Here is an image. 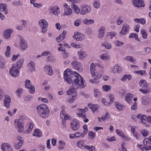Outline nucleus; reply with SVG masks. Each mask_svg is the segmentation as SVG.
Returning <instances> with one entry per match:
<instances>
[{
  "label": "nucleus",
  "instance_id": "f03ea898",
  "mask_svg": "<svg viewBox=\"0 0 151 151\" xmlns=\"http://www.w3.org/2000/svg\"><path fill=\"white\" fill-rule=\"evenodd\" d=\"M37 109L38 114L42 118H45L48 117L50 111L45 104H40L37 106Z\"/></svg>",
  "mask_w": 151,
  "mask_h": 151
},
{
  "label": "nucleus",
  "instance_id": "473e14b6",
  "mask_svg": "<svg viewBox=\"0 0 151 151\" xmlns=\"http://www.w3.org/2000/svg\"><path fill=\"white\" fill-rule=\"evenodd\" d=\"M72 7L76 13L78 14L80 12L81 13V9L79 8L77 6L73 4L72 6Z\"/></svg>",
  "mask_w": 151,
  "mask_h": 151
},
{
  "label": "nucleus",
  "instance_id": "423d86ee",
  "mask_svg": "<svg viewBox=\"0 0 151 151\" xmlns=\"http://www.w3.org/2000/svg\"><path fill=\"white\" fill-rule=\"evenodd\" d=\"M18 69L16 67L15 65H13L10 69L9 71L10 74L14 77H17L19 73Z\"/></svg>",
  "mask_w": 151,
  "mask_h": 151
},
{
  "label": "nucleus",
  "instance_id": "a211bd4d",
  "mask_svg": "<svg viewBox=\"0 0 151 151\" xmlns=\"http://www.w3.org/2000/svg\"><path fill=\"white\" fill-rule=\"evenodd\" d=\"M67 33V32L65 30H63L62 33L56 39V40L58 42H59L63 40L65 37V35Z\"/></svg>",
  "mask_w": 151,
  "mask_h": 151
},
{
  "label": "nucleus",
  "instance_id": "864d4df0",
  "mask_svg": "<svg viewBox=\"0 0 151 151\" xmlns=\"http://www.w3.org/2000/svg\"><path fill=\"white\" fill-rule=\"evenodd\" d=\"M141 33L142 34L143 38L145 39H146L147 37V34L145 30L144 29H142L141 31Z\"/></svg>",
  "mask_w": 151,
  "mask_h": 151
},
{
  "label": "nucleus",
  "instance_id": "4be33fe9",
  "mask_svg": "<svg viewBox=\"0 0 151 151\" xmlns=\"http://www.w3.org/2000/svg\"><path fill=\"white\" fill-rule=\"evenodd\" d=\"M51 9L52 13L55 15H58L60 13V8L57 6L51 7Z\"/></svg>",
  "mask_w": 151,
  "mask_h": 151
},
{
  "label": "nucleus",
  "instance_id": "72a5a7b5",
  "mask_svg": "<svg viewBox=\"0 0 151 151\" xmlns=\"http://www.w3.org/2000/svg\"><path fill=\"white\" fill-rule=\"evenodd\" d=\"M7 5L5 4H0V11L4 12L7 9Z\"/></svg>",
  "mask_w": 151,
  "mask_h": 151
},
{
  "label": "nucleus",
  "instance_id": "6ab92c4d",
  "mask_svg": "<svg viewBox=\"0 0 151 151\" xmlns=\"http://www.w3.org/2000/svg\"><path fill=\"white\" fill-rule=\"evenodd\" d=\"M20 46L22 48L25 50L27 48V42L23 39L21 38L20 40Z\"/></svg>",
  "mask_w": 151,
  "mask_h": 151
},
{
  "label": "nucleus",
  "instance_id": "5701e85b",
  "mask_svg": "<svg viewBox=\"0 0 151 151\" xmlns=\"http://www.w3.org/2000/svg\"><path fill=\"white\" fill-rule=\"evenodd\" d=\"M12 32L13 30L12 29H8L6 30L4 32V37L6 39H9Z\"/></svg>",
  "mask_w": 151,
  "mask_h": 151
},
{
  "label": "nucleus",
  "instance_id": "f8f14e48",
  "mask_svg": "<svg viewBox=\"0 0 151 151\" xmlns=\"http://www.w3.org/2000/svg\"><path fill=\"white\" fill-rule=\"evenodd\" d=\"M142 104L144 105H147L150 103L151 99L148 96H143L142 98Z\"/></svg>",
  "mask_w": 151,
  "mask_h": 151
},
{
  "label": "nucleus",
  "instance_id": "09e8293b",
  "mask_svg": "<svg viewBox=\"0 0 151 151\" xmlns=\"http://www.w3.org/2000/svg\"><path fill=\"white\" fill-rule=\"evenodd\" d=\"M23 92V89L22 88L18 89L16 91V94L17 96L20 97L21 96V94Z\"/></svg>",
  "mask_w": 151,
  "mask_h": 151
},
{
  "label": "nucleus",
  "instance_id": "79ce46f5",
  "mask_svg": "<svg viewBox=\"0 0 151 151\" xmlns=\"http://www.w3.org/2000/svg\"><path fill=\"white\" fill-rule=\"evenodd\" d=\"M111 116L108 112L106 113L105 115L101 118V119L104 121L106 119H108L110 118Z\"/></svg>",
  "mask_w": 151,
  "mask_h": 151
},
{
  "label": "nucleus",
  "instance_id": "c9c22d12",
  "mask_svg": "<svg viewBox=\"0 0 151 151\" xmlns=\"http://www.w3.org/2000/svg\"><path fill=\"white\" fill-rule=\"evenodd\" d=\"M102 45L107 49H109L111 47V44L110 43L107 42H104V43H102Z\"/></svg>",
  "mask_w": 151,
  "mask_h": 151
},
{
  "label": "nucleus",
  "instance_id": "a18cd8bd",
  "mask_svg": "<svg viewBox=\"0 0 151 151\" xmlns=\"http://www.w3.org/2000/svg\"><path fill=\"white\" fill-rule=\"evenodd\" d=\"M77 95L73 96L71 98L67 100V102L68 103H71L73 102L76 98Z\"/></svg>",
  "mask_w": 151,
  "mask_h": 151
},
{
  "label": "nucleus",
  "instance_id": "20e7f679",
  "mask_svg": "<svg viewBox=\"0 0 151 151\" xmlns=\"http://www.w3.org/2000/svg\"><path fill=\"white\" fill-rule=\"evenodd\" d=\"M81 14L84 15L90 12L91 7L89 5L84 4L80 6Z\"/></svg>",
  "mask_w": 151,
  "mask_h": 151
},
{
  "label": "nucleus",
  "instance_id": "4468645a",
  "mask_svg": "<svg viewBox=\"0 0 151 151\" xmlns=\"http://www.w3.org/2000/svg\"><path fill=\"white\" fill-rule=\"evenodd\" d=\"M116 133L118 135L121 137L123 139L126 141H127L129 140V139L128 138V137L125 136V135L124 134L123 132L122 131L118 129H116Z\"/></svg>",
  "mask_w": 151,
  "mask_h": 151
},
{
  "label": "nucleus",
  "instance_id": "39448f33",
  "mask_svg": "<svg viewBox=\"0 0 151 151\" xmlns=\"http://www.w3.org/2000/svg\"><path fill=\"white\" fill-rule=\"evenodd\" d=\"M80 126L78 121L76 119H73L70 123V127L74 131H76Z\"/></svg>",
  "mask_w": 151,
  "mask_h": 151
},
{
  "label": "nucleus",
  "instance_id": "6e6552de",
  "mask_svg": "<svg viewBox=\"0 0 151 151\" xmlns=\"http://www.w3.org/2000/svg\"><path fill=\"white\" fill-rule=\"evenodd\" d=\"M3 151H12L13 149L10 145L8 143H2L1 146Z\"/></svg>",
  "mask_w": 151,
  "mask_h": 151
},
{
  "label": "nucleus",
  "instance_id": "69168bd1",
  "mask_svg": "<svg viewBox=\"0 0 151 151\" xmlns=\"http://www.w3.org/2000/svg\"><path fill=\"white\" fill-rule=\"evenodd\" d=\"M145 70H140L138 71H135V72L138 74H140L142 75L145 73Z\"/></svg>",
  "mask_w": 151,
  "mask_h": 151
},
{
  "label": "nucleus",
  "instance_id": "bb28decb",
  "mask_svg": "<svg viewBox=\"0 0 151 151\" xmlns=\"http://www.w3.org/2000/svg\"><path fill=\"white\" fill-rule=\"evenodd\" d=\"M78 55L79 58L80 60L83 59L86 56V53L82 50H81L78 52Z\"/></svg>",
  "mask_w": 151,
  "mask_h": 151
},
{
  "label": "nucleus",
  "instance_id": "4c0bfd02",
  "mask_svg": "<svg viewBox=\"0 0 151 151\" xmlns=\"http://www.w3.org/2000/svg\"><path fill=\"white\" fill-rule=\"evenodd\" d=\"M115 105L117 109L119 111L122 110L123 109V106L117 102L115 103Z\"/></svg>",
  "mask_w": 151,
  "mask_h": 151
},
{
  "label": "nucleus",
  "instance_id": "680f3d73",
  "mask_svg": "<svg viewBox=\"0 0 151 151\" xmlns=\"http://www.w3.org/2000/svg\"><path fill=\"white\" fill-rule=\"evenodd\" d=\"M114 42L115 44H116V46H120L123 44V43L117 40H115Z\"/></svg>",
  "mask_w": 151,
  "mask_h": 151
},
{
  "label": "nucleus",
  "instance_id": "58836bf2",
  "mask_svg": "<svg viewBox=\"0 0 151 151\" xmlns=\"http://www.w3.org/2000/svg\"><path fill=\"white\" fill-rule=\"evenodd\" d=\"M94 22V21L93 19H85L84 20L83 23L84 24L88 25L90 24H92Z\"/></svg>",
  "mask_w": 151,
  "mask_h": 151
},
{
  "label": "nucleus",
  "instance_id": "9d476101",
  "mask_svg": "<svg viewBox=\"0 0 151 151\" xmlns=\"http://www.w3.org/2000/svg\"><path fill=\"white\" fill-rule=\"evenodd\" d=\"M137 117L138 119H140L142 123L144 124H146L147 121V116L142 114H139L137 116Z\"/></svg>",
  "mask_w": 151,
  "mask_h": 151
},
{
  "label": "nucleus",
  "instance_id": "b1692460",
  "mask_svg": "<svg viewBox=\"0 0 151 151\" xmlns=\"http://www.w3.org/2000/svg\"><path fill=\"white\" fill-rule=\"evenodd\" d=\"M45 70L46 73L50 76L53 74L51 67L49 65H46L45 66Z\"/></svg>",
  "mask_w": 151,
  "mask_h": 151
},
{
  "label": "nucleus",
  "instance_id": "6e6d98bb",
  "mask_svg": "<svg viewBox=\"0 0 151 151\" xmlns=\"http://www.w3.org/2000/svg\"><path fill=\"white\" fill-rule=\"evenodd\" d=\"M81 23V19H78L76 20L74 22V25L76 26H78Z\"/></svg>",
  "mask_w": 151,
  "mask_h": 151
},
{
  "label": "nucleus",
  "instance_id": "2f4dec72",
  "mask_svg": "<svg viewBox=\"0 0 151 151\" xmlns=\"http://www.w3.org/2000/svg\"><path fill=\"white\" fill-rule=\"evenodd\" d=\"M65 14L66 15H69L72 13L71 9L68 6L64 9Z\"/></svg>",
  "mask_w": 151,
  "mask_h": 151
},
{
  "label": "nucleus",
  "instance_id": "13d9d810",
  "mask_svg": "<svg viewBox=\"0 0 151 151\" xmlns=\"http://www.w3.org/2000/svg\"><path fill=\"white\" fill-rule=\"evenodd\" d=\"M119 93L121 97H123L125 94V91L123 89L120 90L119 91Z\"/></svg>",
  "mask_w": 151,
  "mask_h": 151
},
{
  "label": "nucleus",
  "instance_id": "aec40b11",
  "mask_svg": "<svg viewBox=\"0 0 151 151\" xmlns=\"http://www.w3.org/2000/svg\"><path fill=\"white\" fill-rule=\"evenodd\" d=\"M18 137L19 138H18L17 139L19 140V142L14 145L15 148L17 149H19L22 146L24 143L23 139H22V138L19 137Z\"/></svg>",
  "mask_w": 151,
  "mask_h": 151
},
{
  "label": "nucleus",
  "instance_id": "8fccbe9b",
  "mask_svg": "<svg viewBox=\"0 0 151 151\" xmlns=\"http://www.w3.org/2000/svg\"><path fill=\"white\" fill-rule=\"evenodd\" d=\"M18 128L23 127V122L22 119H19L17 122Z\"/></svg>",
  "mask_w": 151,
  "mask_h": 151
},
{
  "label": "nucleus",
  "instance_id": "c756f323",
  "mask_svg": "<svg viewBox=\"0 0 151 151\" xmlns=\"http://www.w3.org/2000/svg\"><path fill=\"white\" fill-rule=\"evenodd\" d=\"M122 70V68L121 67H119V65H116L113 69L112 70V72L114 73H115L116 72L117 73H120Z\"/></svg>",
  "mask_w": 151,
  "mask_h": 151
},
{
  "label": "nucleus",
  "instance_id": "a878e982",
  "mask_svg": "<svg viewBox=\"0 0 151 151\" xmlns=\"http://www.w3.org/2000/svg\"><path fill=\"white\" fill-rule=\"evenodd\" d=\"M33 135L37 137H41L42 136V132L40 129H36L33 134Z\"/></svg>",
  "mask_w": 151,
  "mask_h": 151
},
{
  "label": "nucleus",
  "instance_id": "c85d7f7f",
  "mask_svg": "<svg viewBox=\"0 0 151 151\" xmlns=\"http://www.w3.org/2000/svg\"><path fill=\"white\" fill-rule=\"evenodd\" d=\"M123 59L125 60L134 63L136 62V60L134 59L132 56H127L123 58Z\"/></svg>",
  "mask_w": 151,
  "mask_h": 151
},
{
  "label": "nucleus",
  "instance_id": "0eeeda50",
  "mask_svg": "<svg viewBox=\"0 0 151 151\" xmlns=\"http://www.w3.org/2000/svg\"><path fill=\"white\" fill-rule=\"evenodd\" d=\"M73 37L76 41H81L84 39L85 36L82 34L80 32H76L73 36Z\"/></svg>",
  "mask_w": 151,
  "mask_h": 151
},
{
  "label": "nucleus",
  "instance_id": "4d7b16f0",
  "mask_svg": "<svg viewBox=\"0 0 151 151\" xmlns=\"http://www.w3.org/2000/svg\"><path fill=\"white\" fill-rule=\"evenodd\" d=\"M12 4L15 6H18L22 5V4L20 1H15L12 3Z\"/></svg>",
  "mask_w": 151,
  "mask_h": 151
},
{
  "label": "nucleus",
  "instance_id": "3c124183",
  "mask_svg": "<svg viewBox=\"0 0 151 151\" xmlns=\"http://www.w3.org/2000/svg\"><path fill=\"white\" fill-rule=\"evenodd\" d=\"M102 88L104 90L106 91H107L111 90V87L109 85H104L103 86Z\"/></svg>",
  "mask_w": 151,
  "mask_h": 151
},
{
  "label": "nucleus",
  "instance_id": "603ef678",
  "mask_svg": "<svg viewBox=\"0 0 151 151\" xmlns=\"http://www.w3.org/2000/svg\"><path fill=\"white\" fill-rule=\"evenodd\" d=\"M10 47L9 46H8L7 47L6 50L5 52V55L7 57H9L10 55Z\"/></svg>",
  "mask_w": 151,
  "mask_h": 151
},
{
  "label": "nucleus",
  "instance_id": "f3484780",
  "mask_svg": "<svg viewBox=\"0 0 151 151\" xmlns=\"http://www.w3.org/2000/svg\"><path fill=\"white\" fill-rule=\"evenodd\" d=\"M60 115V118L64 120H67L69 119L70 117V116L65 113V110L64 109H63L61 112Z\"/></svg>",
  "mask_w": 151,
  "mask_h": 151
},
{
  "label": "nucleus",
  "instance_id": "bf43d9fd",
  "mask_svg": "<svg viewBox=\"0 0 151 151\" xmlns=\"http://www.w3.org/2000/svg\"><path fill=\"white\" fill-rule=\"evenodd\" d=\"M30 81L29 80L27 79L25 81L26 83L25 84V87L27 88H29L31 86L30 85Z\"/></svg>",
  "mask_w": 151,
  "mask_h": 151
},
{
  "label": "nucleus",
  "instance_id": "338daca9",
  "mask_svg": "<svg viewBox=\"0 0 151 151\" xmlns=\"http://www.w3.org/2000/svg\"><path fill=\"white\" fill-rule=\"evenodd\" d=\"M141 132L143 136L144 137L146 136L148 133V132L145 130H142Z\"/></svg>",
  "mask_w": 151,
  "mask_h": 151
},
{
  "label": "nucleus",
  "instance_id": "7c9ffc66",
  "mask_svg": "<svg viewBox=\"0 0 151 151\" xmlns=\"http://www.w3.org/2000/svg\"><path fill=\"white\" fill-rule=\"evenodd\" d=\"M93 7L96 9H99L100 6V2L98 0H94L93 3Z\"/></svg>",
  "mask_w": 151,
  "mask_h": 151
},
{
  "label": "nucleus",
  "instance_id": "393cba45",
  "mask_svg": "<svg viewBox=\"0 0 151 151\" xmlns=\"http://www.w3.org/2000/svg\"><path fill=\"white\" fill-rule=\"evenodd\" d=\"M133 95L130 93H127L126 94L125 99L128 103H130V102L132 100Z\"/></svg>",
  "mask_w": 151,
  "mask_h": 151
},
{
  "label": "nucleus",
  "instance_id": "5fc2aeb1",
  "mask_svg": "<svg viewBox=\"0 0 151 151\" xmlns=\"http://www.w3.org/2000/svg\"><path fill=\"white\" fill-rule=\"evenodd\" d=\"M47 61L54 62L55 61V59L53 56H48L47 58Z\"/></svg>",
  "mask_w": 151,
  "mask_h": 151
},
{
  "label": "nucleus",
  "instance_id": "9b49d317",
  "mask_svg": "<svg viewBox=\"0 0 151 151\" xmlns=\"http://www.w3.org/2000/svg\"><path fill=\"white\" fill-rule=\"evenodd\" d=\"M11 98L8 95H6L4 100V106L7 108L9 107L10 104L11 102Z\"/></svg>",
  "mask_w": 151,
  "mask_h": 151
},
{
  "label": "nucleus",
  "instance_id": "a19ab883",
  "mask_svg": "<svg viewBox=\"0 0 151 151\" xmlns=\"http://www.w3.org/2000/svg\"><path fill=\"white\" fill-rule=\"evenodd\" d=\"M116 35L114 32H109L107 33L106 36L107 37H109L110 39L112 38Z\"/></svg>",
  "mask_w": 151,
  "mask_h": 151
},
{
  "label": "nucleus",
  "instance_id": "774afa93",
  "mask_svg": "<svg viewBox=\"0 0 151 151\" xmlns=\"http://www.w3.org/2000/svg\"><path fill=\"white\" fill-rule=\"evenodd\" d=\"M71 46L75 48H79L81 47V45L80 44H75L74 43H72Z\"/></svg>",
  "mask_w": 151,
  "mask_h": 151
},
{
  "label": "nucleus",
  "instance_id": "f704fd0d",
  "mask_svg": "<svg viewBox=\"0 0 151 151\" xmlns=\"http://www.w3.org/2000/svg\"><path fill=\"white\" fill-rule=\"evenodd\" d=\"M24 60L23 59H22L19 60L17 63L16 65H15L16 67H17L18 68L21 67L23 64Z\"/></svg>",
  "mask_w": 151,
  "mask_h": 151
},
{
  "label": "nucleus",
  "instance_id": "ddd939ff",
  "mask_svg": "<svg viewBox=\"0 0 151 151\" xmlns=\"http://www.w3.org/2000/svg\"><path fill=\"white\" fill-rule=\"evenodd\" d=\"M105 28L104 27L101 26L99 29L98 30V37L99 38L103 37L105 34Z\"/></svg>",
  "mask_w": 151,
  "mask_h": 151
},
{
  "label": "nucleus",
  "instance_id": "052dcab7",
  "mask_svg": "<svg viewBox=\"0 0 151 151\" xmlns=\"http://www.w3.org/2000/svg\"><path fill=\"white\" fill-rule=\"evenodd\" d=\"M109 98L110 100V102H109V104H110L111 103H113L114 101V96L113 95L110 94L109 96Z\"/></svg>",
  "mask_w": 151,
  "mask_h": 151
},
{
  "label": "nucleus",
  "instance_id": "49530a36",
  "mask_svg": "<svg viewBox=\"0 0 151 151\" xmlns=\"http://www.w3.org/2000/svg\"><path fill=\"white\" fill-rule=\"evenodd\" d=\"M94 95L95 97H99L101 95V93L97 89H95L93 90Z\"/></svg>",
  "mask_w": 151,
  "mask_h": 151
},
{
  "label": "nucleus",
  "instance_id": "cd10ccee",
  "mask_svg": "<svg viewBox=\"0 0 151 151\" xmlns=\"http://www.w3.org/2000/svg\"><path fill=\"white\" fill-rule=\"evenodd\" d=\"M96 65L93 63H91L90 65V72L92 76H95V71L96 70Z\"/></svg>",
  "mask_w": 151,
  "mask_h": 151
},
{
  "label": "nucleus",
  "instance_id": "f257e3e1",
  "mask_svg": "<svg viewBox=\"0 0 151 151\" xmlns=\"http://www.w3.org/2000/svg\"><path fill=\"white\" fill-rule=\"evenodd\" d=\"M64 78L68 83L73 82V85L67 91V94L70 95L72 94L79 88H83L86 83L83 78L78 73L75 71L67 69L64 73Z\"/></svg>",
  "mask_w": 151,
  "mask_h": 151
},
{
  "label": "nucleus",
  "instance_id": "ea45409f",
  "mask_svg": "<svg viewBox=\"0 0 151 151\" xmlns=\"http://www.w3.org/2000/svg\"><path fill=\"white\" fill-rule=\"evenodd\" d=\"M132 76L131 75H125L123 76L122 78L121 79V80L122 81H124L127 78L129 80H130L131 79Z\"/></svg>",
  "mask_w": 151,
  "mask_h": 151
},
{
  "label": "nucleus",
  "instance_id": "1a4fd4ad",
  "mask_svg": "<svg viewBox=\"0 0 151 151\" xmlns=\"http://www.w3.org/2000/svg\"><path fill=\"white\" fill-rule=\"evenodd\" d=\"M132 4L134 6L137 7H143L145 6L144 3L142 0H134Z\"/></svg>",
  "mask_w": 151,
  "mask_h": 151
},
{
  "label": "nucleus",
  "instance_id": "2eb2a0df",
  "mask_svg": "<svg viewBox=\"0 0 151 151\" xmlns=\"http://www.w3.org/2000/svg\"><path fill=\"white\" fill-rule=\"evenodd\" d=\"M129 25L127 24H124L122 30L120 32V34L122 35H125L129 31Z\"/></svg>",
  "mask_w": 151,
  "mask_h": 151
},
{
  "label": "nucleus",
  "instance_id": "c03bdc74",
  "mask_svg": "<svg viewBox=\"0 0 151 151\" xmlns=\"http://www.w3.org/2000/svg\"><path fill=\"white\" fill-rule=\"evenodd\" d=\"M85 142L83 140H80L77 143L78 147L80 148L82 147L85 145Z\"/></svg>",
  "mask_w": 151,
  "mask_h": 151
},
{
  "label": "nucleus",
  "instance_id": "dca6fc26",
  "mask_svg": "<svg viewBox=\"0 0 151 151\" xmlns=\"http://www.w3.org/2000/svg\"><path fill=\"white\" fill-rule=\"evenodd\" d=\"M38 24L41 27H47L48 23L46 20L41 19L39 21Z\"/></svg>",
  "mask_w": 151,
  "mask_h": 151
},
{
  "label": "nucleus",
  "instance_id": "e433bc0d",
  "mask_svg": "<svg viewBox=\"0 0 151 151\" xmlns=\"http://www.w3.org/2000/svg\"><path fill=\"white\" fill-rule=\"evenodd\" d=\"M134 21L136 22H138L143 24H145L146 22L145 20L143 18H141L140 19H134Z\"/></svg>",
  "mask_w": 151,
  "mask_h": 151
},
{
  "label": "nucleus",
  "instance_id": "e2e57ef3",
  "mask_svg": "<svg viewBox=\"0 0 151 151\" xmlns=\"http://www.w3.org/2000/svg\"><path fill=\"white\" fill-rule=\"evenodd\" d=\"M88 135L90 136L92 139L95 137V134L92 132H88Z\"/></svg>",
  "mask_w": 151,
  "mask_h": 151
},
{
  "label": "nucleus",
  "instance_id": "0e129e2a",
  "mask_svg": "<svg viewBox=\"0 0 151 151\" xmlns=\"http://www.w3.org/2000/svg\"><path fill=\"white\" fill-rule=\"evenodd\" d=\"M29 92L31 93H33L35 91V88L34 86H31L29 88Z\"/></svg>",
  "mask_w": 151,
  "mask_h": 151
},
{
  "label": "nucleus",
  "instance_id": "de8ad7c7",
  "mask_svg": "<svg viewBox=\"0 0 151 151\" xmlns=\"http://www.w3.org/2000/svg\"><path fill=\"white\" fill-rule=\"evenodd\" d=\"M101 58L104 60H107L109 58V56L107 54H103L100 57Z\"/></svg>",
  "mask_w": 151,
  "mask_h": 151
},
{
  "label": "nucleus",
  "instance_id": "37998d69",
  "mask_svg": "<svg viewBox=\"0 0 151 151\" xmlns=\"http://www.w3.org/2000/svg\"><path fill=\"white\" fill-rule=\"evenodd\" d=\"M84 147L87 150H89V151H95V147L93 146L85 145Z\"/></svg>",
  "mask_w": 151,
  "mask_h": 151
},
{
  "label": "nucleus",
  "instance_id": "412c9836",
  "mask_svg": "<svg viewBox=\"0 0 151 151\" xmlns=\"http://www.w3.org/2000/svg\"><path fill=\"white\" fill-rule=\"evenodd\" d=\"M27 67L31 71H32L35 69V63L32 61H30L27 64Z\"/></svg>",
  "mask_w": 151,
  "mask_h": 151
},
{
  "label": "nucleus",
  "instance_id": "7ed1b4c3",
  "mask_svg": "<svg viewBox=\"0 0 151 151\" xmlns=\"http://www.w3.org/2000/svg\"><path fill=\"white\" fill-rule=\"evenodd\" d=\"M139 85L142 88L139 89V91L142 93L147 94L148 93H150L151 91L150 89L148 88V86L146 81L144 80H142L140 81Z\"/></svg>",
  "mask_w": 151,
  "mask_h": 151
}]
</instances>
